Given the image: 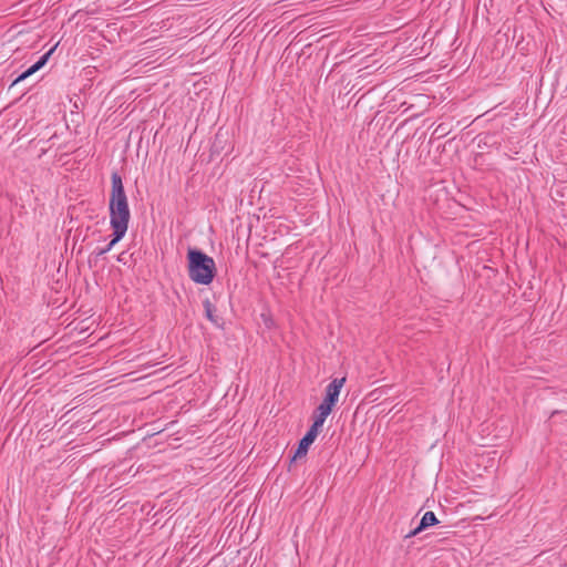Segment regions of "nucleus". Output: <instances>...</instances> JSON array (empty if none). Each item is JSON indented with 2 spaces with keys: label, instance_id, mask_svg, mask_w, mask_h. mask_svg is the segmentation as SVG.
Returning <instances> with one entry per match:
<instances>
[{
  "label": "nucleus",
  "instance_id": "1",
  "mask_svg": "<svg viewBox=\"0 0 567 567\" xmlns=\"http://www.w3.org/2000/svg\"><path fill=\"white\" fill-rule=\"evenodd\" d=\"M188 274L193 281L208 285L215 276V261L212 257L197 249H188Z\"/></svg>",
  "mask_w": 567,
  "mask_h": 567
},
{
  "label": "nucleus",
  "instance_id": "2",
  "mask_svg": "<svg viewBox=\"0 0 567 567\" xmlns=\"http://www.w3.org/2000/svg\"><path fill=\"white\" fill-rule=\"evenodd\" d=\"M111 179L110 213H130L122 177L115 172L112 174Z\"/></svg>",
  "mask_w": 567,
  "mask_h": 567
},
{
  "label": "nucleus",
  "instance_id": "3",
  "mask_svg": "<svg viewBox=\"0 0 567 567\" xmlns=\"http://www.w3.org/2000/svg\"><path fill=\"white\" fill-rule=\"evenodd\" d=\"M130 215H111V228L113 229V244L120 241L127 231Z\"/></svg>",
  "mask_w": 567,
  "mask_h": 567
},
{
  "label": "nucleus",
  "instance_id": "4",
  "mask_svg": "<svg viewBox=\"0 0 567 567\" xmlns=\"http://www.w3.org/2000/svg\"><path fill=\"white\" fill-rule=\"evenodd\" d=\"M344 382H346V378L332 380V382L327 386L326 398L323 399L322 402L334 406L336 403L338 402V399H339L341 389L344 385Z\"/></svg>",
  "mask_w": 567,
  "mask_h": 567
},
{
  "label": "nucleus",
  "instance_id": "5",
  "mask_svg": "<svg viewBox=\"0 0 567 567\" xmlns=\"http://www.w3.org/2000/svg\"><path fill=\"white\" fill-rule=\"evenodd\" d=\"M319 432L315 431V429H309L306 435L299 442L298 449L295 452L292 460L301 458L307 455L309 446L315 442Z\"/></svg>",
  "mask_w": 567,
  "mask_h": 567
},
{
  "label": "nucleus",
  "instance_id": "6",
  "mask_svg": "<svg viewBox=\"0 0 567 567\" xmlns=\"http://www.w3.org/2000/svg\"><path fill=\"white\" fill-rule=\"evenodd\" d=\"M55 47L50 49L47 53H44L34 64H32L28 70H25L23 73H21L17 79L16 81L13 82V84L27 79L28 76L32 75L33 73H35L37 71H39L41 68H43L45 65V63L48 62L50 55L52 54V52L54 51Z\"/></svg>",
  "mask_w": 567,
  "mask_h": 567
},
{
  "label": "nucleus",
  "instance_id": "7",
  "mask_svg": "<svg viewBox=\"0 0 567 567\" xmlns=\"http://www.w3.org/2000/svg\"><path fill=\"white\" fill-rule=\"evenodd\" d=\"M437 523H439V520H437V518H436L435 514H434L433 512H426V513L423 515V517H422V519H421V522H420L419 526H417L416 528H414L413 530H411V532H410L405 537H406V538L414 537V536H416L420 532H422L423 529H425V528H427V527H430V526H433V525H435V524H437Z\"/></svg>",
  "mask_w": 567,
  "mask_h": 567
},
{
  "label": "nucleus",
  "instance_id": "8",
  "mask_svg": "<svg viewBox=\"0 0 567 567\" xmlns=\"http://www.w3.org/2000/svg\"><path fill=\"white\" fill-rule=\"evenodd\" d=\"M204 308L207 319L215 326L220 327V319L215 315V308L209 300L204 301Z\"/></svg>",
  "mask_w": 567,
  "mask_h": 567
},
{
  "label": "nucleus",
  "instance_id": "9",
  "mask_svg": "<svg viewBox=\"0 0 567 567\" xmlns=\"http://www.w3.org/2000/svg\"><path fill=\"white\" fill-rule=\"evenodd\" d=\"M326 416H322L321 414L316 412L313 424L310 426L311 429H315V431L319 432L322 427Z\"/></svg>",
  "mask_w": 567,
  "mask_h": 567
},
{
  "label": "nucleus",
  "instance_id": "10",
  "mask_svg": "<svg viewBox=\"0 0 567 567\" xmlns=\"http://www.w3.org/2000/svg\"><path fill=\"white\" fill-rule=\"evenodd\" d=\"M332 405L328 404V403H324V402H321V404L317 408V413L321 414L322 416H326L328 417V415L331 413L332 411Z\"/></svg>",
  "mask_w": 567,
  "mask_h": 567
},
{
  "label": "nucleus",
  "instance_id": "11",
  "mask_svg": "<svg viewBox=\"0 0 567 567\" xmlns=\"http://www.w3.org/2000/svg\"><path fill=\"white\" fill-rule=\"evenodd\" d=\"M114 245H115V244H113V239H112V240L110 241V244H109L104 249H102V250H101V252H100V254L102 255V254H105V252L110 251V250L113 248V246H114Z\"/></svg>",
  "mask_w": 567,
  "mask_h": 567
}]
</instances>
